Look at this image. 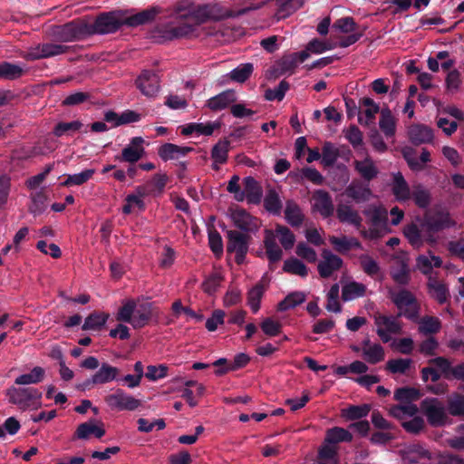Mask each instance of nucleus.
<instances>
[{
	"label": "nucleus",
	"mask_w": 464,
	"mask_h": 464,
	"mask_svg": "<svg viewBox=\"0 0 464 464\" xmlns=\"http://www.w3.org/2000/svg\"><path fill=\"white\" fill-rule=\"evenodd\" d=\"M354 169L364 180L370 181L379 174V169L373 160L366 156L363 160H356L353 162Z\"/></svg>",
	"instance_id": "nucleus-22"
},
{
	"label": "nucleus",
	"mask_w": 464,
	"mask_h": 464,
	"mask_svg": "<svg viewBox=\"0 0 464 464\" xmlns=\"http://www.w3.org/2000/svg\"><path fill=\"white\" fill-rule=\"evenodd\" d=\"M51 36L62 43L79 41L88 36L87 23L70 22L52 28Z\"/></svg>",
	"instance_id": "nucleus-5"
},
{
	"label": "nucleus",
	"mask_w": 464,
	"mask_h": 464,
	"mask_svg": "<svg viewBox=\"0 0 464 464\" xmlns=\"http://www.w3.org/2000/svg\"><path fill=\"white\" fill-rule=\"evenodd\" d=\"M230 141L227 139L217 142L211 150V159L213 160L212 168L219 169V166L225 164L228 159Z\"/></svg>",
	"instance_id": "nucleus-26"
},
{
	"label": "nucleus",
	"mask_w": 464,
	"mask_h": 464,
	"mask_svg": "<svg viewBox=\"0 0 464 464\" xmlns=\"http://www.w3.org/2000/svg\"><path fill=\"white\" fill-rule=\"evenodd\" d=\"M412 363L411 359L400 358L390 360L387 362V369L392 373H405Z\"/></svg>",
	"instance_id": "nucleus-63"
},
{
	"label": "nucleus",
	"mask_w": 464,
	"mask_h": 464,
	"mask_svg": "<svg viewBox=\"0 0 464 464\" xmlns=\"http://www.w3.org/2000/svg\"><path fill=\"white\" fill-rule=\"evenodd\" d=\"M252 63H243L230 72V78L237 82H246L253 72Z\"/></svg>",
	"instance_id": "nucleus-60"
},
{
	"label": "nucleus",
	"mask_w": 464,
	"mask_h": 464,
	"mask_svg": "<svg viewBox=\"0 0 464 464\" xmlns=\"http://www.w3.org/2000/svg\"><path fill=\"white\" fill-rule=\"evenodd\" d=\"M121 23L113 13L102 14L96 18L93 24H87V34H107L116 32Z\"/></svg>",
	"instance_id": "nucleus-9"
},
{
	"label": "nucleus",
	"mask_w": 464,
	"mask_h": 464,
	"mask_svg": "<svg viewBox=\"0 0 464 464\" xmlns=\"http://www.w3.org/2000/svg\"><path fill=\"white\" fill-rule=\"evenodd\" d=\"M223 276L220 273H213L208 276L202 284L203 291L208 295H213L219 288Z\"/></svg>",
	"instance_id": "nucleus-64"
},
{
	"label": "nucleus",
	"mask_w": 464,
	"mask_h": 464,
	"mask_svg": "<svg viewBox=\"0 0 464 464\" xmlns=\"http://www.w3.org/2000/svg\"><path fill=\"white\" fill-rule=\"evenodd\" d=\"M366 286L362 283L352 281L343 286L342 297L343 301H352L365 295Z\"/></svg>",
	"instance_id": "nucleus-39"
},
{
	"label": "nucleus",
	"mask_w": 464,
	"mask_h": 464,
	"mask_svg": "<svg viewBox=\"0 0 464 464\" xmlns=\"http://www.w3.org/2000/svg\"><path fill=\"white\" fill-rule=\"evenodd\" d=\"M345 194L356 202H365L372 196L369 186L361 181H352L346 188Z\"/></svg>",
	"instance_id": "nucleus-25"
},
{
	"label": "nucleus",
	"mask_w": 464,
	"mask_h": 464,
	"mask_svg": "<svg viewBox=\"0 0 464 464\" xmlns=\"http://www.w3.org/2000/svg\"><path fill=\"white\" fill-rule=\"evenodd\" d=\"M237 95L233 90H227L208 99L207 106L214 111H222L236 102Z\"/></svg>",
	"instance_id": "nucleus-24"
},
{
	"label": "nucleus",
	"mask_w": 464,
	"mask_h": 464,
	"mask_svg": "<svg viewBox=\"0 0 464 464\" xmlns=\"http://www.w3.org/2000/svg\"><path fill=\"white\" fill-rule=\"evenodd\" d=\"M305 299L306 295L304 292H293L286 295L285 298L278 304L277 309L281 312H284L295 308L297 305L303 304L305 301Z\"/></svg>",
	"instance_id": "nucleus-48"
},
{
	"label": "nucleus",
	"mask_w": 464,
	"mask_h": 464,
	"mask_svg": "<svg viewBox=\"0 0 464 464\" xmlns=\"http://www.w3.org/2000/svg\"><path fill=\"white\" fill-rule=\"evenodd\" d=\"M392 193L399 201H405L411 198L408 183L401 172L393 174Z\"/></svg>",
	"instance_id": "nucleus-31"
},
{
	"label": "nucleus",
	"mask_w": 464,
	"mask_h": 464,
	"mask_svg": "<svg viewBox=\"0 0 464 464\" xmlns=\"http://www.w3.org/2000/svg\"><path fill=\"white\" fill-rule=\"evenodd\" d=\"M429 362L438 370L440 377L443 376L448 380H451L454 366L451 365V362L448 359L440 356L430 360Z\"/></svg>",
	"instance_id": "nucleus-56"
},
{
	"label": "nucleus",
	"mask_w": 464,
	"mask_h": 464,
	"mask_svg": "<svg viewBox=\"0 0 464 464\" xmlns=\"http://www.w3.org/2000/svg\"><path fill=\"white\" fill-rule=\"evenodd\" d=\"M219 127L220 123L218 121H209L207 123L193 122L184 126L181 133L186 136L191 134H196L197 136H210L213 134L215 130H218Z\"/></svg>",
	"instance_id": "nucleus-28"
},
{
	"label": "nucleus",
	"mask_w": 464,
	"mask_h": 464,
	"mask_svg": "<svg viewBox=\"0 0 464 464\" xmlns=\"http://www.w3.org/2000/svg\"><path fill=\"white\" fill-rule=\"evenodd\" d=\"M192 150L193 149L190 147L178 146L173 143H166L160 148L159 155L164 161H168L179 160Z\"/></svg>",
	"instance_id": "nucleus-27"
},
{
	"label": "nucleus",
	"mask_w": 464,
	"mask_h": 464,
	"mask_svg": "<svg viewBox=\"0 0 464 464\" xmlns=\"http://www.w3.org/2000/svg\"><path fill=\"white\" fill-rule=\"evenodd\" d=\"M264 206L268 212L274 215H279L281 213L282 202L278 194L274 191H270L266 196Z\"/></svg>",
	"instance_id": "nucleus-61"
},
{
	"label": "nucleus",
	"mask_w": 464,
	"mask_h": 464,
	"mask_svg": "<svg viewBox=\"0 0 464 464\" xmlns=\"http://www.w3.org/2000/svg\"><path fill=\"white\" fill-rule=\"evenodd\" d=\"M420 408L430 425L443 426L447 422L448 416L445 406L437 398L423 400Z\"/></svg>",
	"instance_id": "nucleus-8"
},
{
	"label": "nucleus",
	"mask_w": 464,
	"mask_h": 464,
	"mask_svg": "<svg viewBox=\"0 0 464 464\" xmlns=\"http://www.w3.org/2000/svg\"><path fill=\"white\" fill-rule=\"evenodd\" d=\"M419 396L420 393L418 390L414 388L403 387L397 389L394 393V398L402 403L392 407L390 409V414L400 420L414 416L418 411V408L411 401L417 400Z\"/></svg>",
	"instance_id": "nucleus-4"
},
{
	"label": "nucleus",
	"mask_w": 464,
	"mask_h": 464,
	"mask_svg": "<svg viewBox=\"0 0 464 464\" xmlns=\"http://www.w3.org/2000/svg\"><path fill=\"white\" fill-rule=\"evenodd\" d=\"M24 72V68L18 64L6 62L0 63V78L14 80L21 77Z\"/></svg>",
	"instance_id": "nucleus-55"
},
{
	"label": "nucleus",
	"mask_w": 464,
	"mask_h": 464,
	"mask_svg": "<svg viewBox=\"0 0 464 464\" xmlns=\"http://www.w3.org/2000/svg\"><path fill=\"white\" fill-rule=\"evenodd\" d=\"M143 143L144 140L141 137L132 138L130 143L122 150L121 155L116 157V160L131 164L139 161L145 153Z\"/></svg>",
	"instance_id": "nucleus-17"
},
{
	"label": "nucleus",
	"mask_w": 464,
	"mask_h": 464,
	"mask_svg": "<svg viewBox=\"0 0 464 464\" xmlns=\"http://www.w3.org/2000/svg\"><path fill=\"white\" fill-rule=\"evenodd\" d=\"M339 157L338 149L332 142H324L322 149V163L324 166H332Z\"/></svg>",
	"instance_id": "nucleus-58"
},
{
	"label": "nucleus",
	"mask_w": 464,
	"mask_h": 464,
	"mask_svg": "<svg viewBox=\"0 0 464 464\" xmlns=\"http://www.w3.org/2000/svg\"><path fill=\"white\" fill-rule=\"evenodd\" d=\"M375 325L377 334L384 343H388L392 339V334L401 332V324L396 317L378 315L375 317Z\"/></svg>",
	"instance_id": "nucleus-14"
},
{
	"label": "nucleus",
	"mask_w": 464,
	"mask_h": 464,
	"mask_svg": "<svg viewBox=\"0 0 464 464\" xmlns=\"http://www.w3.org/2000/svg\"><path fill=\"white\" fill-rule=\"evenodd\" d=\"M95 174V169H86L79 173L69 174L61 183L63 187L81 186L89 181Z\"/></svg>",
	"instance_id": "nucleus-46"
},
{
	"label": "nucleus",
	"mask_w": 464,
	"mask_h": 464,
	"mask_svg": "<svg viewBox=\"0 0 464 464\" xmlns=\"http://www.w3.org/2000/svg\"><path fill=\"white\" fill-rule=\"evenodd\" d=\"M319 464H337V452L334 445L324 442L318 453Z\"/></svg>",
	"instance_id": "nucleus-52"
},
{
	"label": "nucleus",
	"mask_w": 464,
	"mask_h": 464,
	"mask_svg": "<svg viewBox=\"0 0 464 464\" xmlns=\"http://www.w3.org/2000/svg\"><path fill=\"white\" fill-rule=\"evenodd\" d=\"M136 86L143 95L153 98L160 89V77L156 72L145 70L138 76Z\"/></svg>",
	"instance_id": "nucleus-12"
},
{
	"label": "nucleus",
	"mask_w": 464,
	"mask_h": 464,
	"mask_svg": "<svg viewBox=\"0 0 464 464\" xmlns=\"http://www.w3.org/2000/svg\"><path fill=\"white\" fill-rule=\"evenodd\" d=\"M265 247L267 257L270 262L274 263L281 259L283 252L275 240V235L272 230L266 231Z\"/></svg>",
	"instance_id": "nucleus-38"
},
{
	"label": "nucleus",
	"mask_w": 464,
	"mask_h": 464,
	"mask_svg": "<svg viewBox=\"0 0 464 464\" xmlns=\"http://www.w3.org/2000/svg\"><path fill=\"white\" fill-rule=\"evenodd\" d=\"M283 270L288 274L305 277L308 275L307 266L299 259L291 257L284 262Z\"/></svg>",
	"instance_id": "nucleus-50"
},
{
	"label": "nucleus",
	"mask_w": 464,
	"mask_h": 464,
	"mask_svg": "<svg viewBox=\"0 0 464 464\" xmlns=\"http://www.w3.org/2000/svg\"><path fill=\"white\" fill-rule=\"evenodd\" d=\"M214 9L215 6L212 5H196L194 4L188 17L194 23H181L178 25H169L164 32V37L173 40L197 36L198 25L215 17Z\"/></svg>",
	"instance_id": "nucleus-1"
},
{
	"label": "nucleus",
	"mask_w": 464,
	"mask_h": 464,
	"mask_svg": "<svg viewBox=\"0 0 464 464\" xmlns=\"http://www.w3.org/2000/svg\"><path fill=\"white\" fill-rule=\"evenodd\" d=\"M370 411L369 404L351 405L341 411V416L346 420H355L366 417Z\"/></svg>",
	"instance_id": "nucleus-43"
},
{
	"label": "nucleus",
	"mask_w": 464,
	"mask_h": 464,
	"mask_svg": "<svg viewBox=\"0 0 464 464\" xmlns=\"http://www.w3.org/2000/svg\"><path fill=\"white\" fill-rule=\"evenodd\" d=\"M391 298L400 310V315L411 320H417L419 306L413 295L407 290L391 291Z\"/></svg>",
	"instance_id": "nucleus-6"
},
{
	"label": "nucleus",
	"mask_w": 464,
	"mask_h": 464,
	"mask_svg": "<svg viewBox=\"0 0 464 464\" xmlns=\"http://www.w3.org/2000/svg\"><path fill=\"white\" fill-rule=\"evenodd\" d=\"M264 293L265 289L261 285H256L248 291L247 304L254 314H256L260 309V304Z\"/></svg>",
	"instance_id": "nucleus-53"
},
{
	"label": "nucleus",
	"mask_w": 464,
	"mask_h": 464,
	"mask_svg": "<svg viewBox=\"0 0 464 464\" xmlns=\"http://www.w3.org/2000/svg\"><path fill=\"white\" fill-rule=\"evenodd\" d=\"M428 289L430 296L436 299L440 304H444L448 300L449 289L447 285L432 276L429 277Z\"/></svg>",
	"instance_id": "nucleus-32"
},
{
	"label": "nucleus",
	"mask_w": 464,
	"mask_h": 464,
	"mask_svg": "<svg viewBox=\"0 0 464 464\" xmlns=\"http://www.w3.org/2000/svg\"><path fill=\"white\" fill-rule=\"evenodd\" d=\"M353 434L346 429L341 427H334L326 431L324 442L334 445L340 442H351Z\"/></svg>",
	"instance_id": "nucleus-34"
},
{
	"label": "nucleus",
	"mask_w": 464,
	"mask_h": 464,
	"mask_svg": "<svg viewBox=\"0 0 464 464\" xmlns=\"http://www.w3.org/2000/svg\"><path fill=\"white\" fill-rule=\"evenodd\" d=\"M345 139L350 142L354 150H360L363 147L362 132L355 125L349 126L343 130Z\"/></svg>",
	"instance_id": "nucleus-57"
},
{
	"label": "nucleus",
	"mask_w": 464,
	"mask_h": 464,
	"mask_svg": "<svg viewBox=\"0 0 464 464\" xmlns=\"http://www.w3.org/2000/svg\"><path fill=\"white\" fill-rule=\"evenodd\" d=\"M105 401L112 410L133 411L137 410L141 401L123 390L117 389L113 393L106 396Z\"/></svg>",
	"instance_id": "nucleus-10"
},
{
	"label": "nucleus",
	"mask_w": 464,
	"mask_h": 464,
	"mask_svg": "<svg viewBox=\"0 0 464 464\" xmlns=\"http://www.w3.org/2000/svg\"><path fill=\"white\" fill-rule=\"evenodd\" d=\"M362 105L365 107L362 112L358 117V121L362 125H370L373 122L376 114L379 112V105L371 98H364Z\"/></svg>",
	"instance_id": "nucleus-33"
},
{
	"label": "nucleus",
	"mask_w": 464,
	"mask_h": 464,
	"mask_svg": "<svg viewBox=\"0 0 464 464\" xmlns=\"http://www.w3.org/2000/svg\"><path fill=\"white\" fill-rule=\"evenodd\" d=\"M105 434L103 424L96 420H90L81 423L75 431V437L80 440H88L91 436L102 438Z\"/></svg>",
	"instance_id": "nucleus-20"
},
{
	"label": "nucleus",
	"mask_w": 464,
	"mask_h": 464,
	"mask_svg": "<svg viewBox=\"0 0 464 464\" xmlns=\"http://www.w3.org/2000/svg\"><path fill=\"white\" fill-rule=\"evenodd\" d=\"M441 324L439 318L424 316L419 322V331L423 334H431L440 331Z\"/></svg>",
	"instance_id": "nucleus-54"
},
{
	"label": "nucleus",
	"mask_w": 464,
	"mask_h": 464,
	"mask_svg": "<svg viewBox=\"0 0 464 464\" xmlns=\"http://www.w3.org/2000/svg\"><path fill=\"white\" fill-rule=\"evenodd\" d=\"M336 46H338L337 44L331 41L313 39L307 44V51L318 54L329 50H333Z\"/></svg>",
	"instance_id": "nucleus-62"
},
{
	"label": "nucleus",
	"mask_w": 464,
	"mask_h": 464,
	"mask_svg": "<svg viewBox=\"0 0 464 464\" xmlns=\"http://www.w3.org/2000/svg\"><path fill=\"white\" fill-rule=\"evenodd\" d=\"M441 265L440 257L432 255L430 252L428 255H420L417 257L416 266L424 275L430 274L433 267H440Z\"/></svg>",
	"instance_id": "nucleus-37"
},
{
	"label": "nucleus",
	"mask_w": 464,
	"mask_h": 464,
	"mask_svg": "<svg viewBox=\"0 0 464 464\" xmlns=\"http://www.w3.org/2000/svg\"><path fill=\"white\" fill-rule=\"evenodd\" d=\"M67 51L65 45L53 43H45L30 47L26 53V58L29 60H39L56 56L64 53Z\"/></svg>",
	"instance_id": "nucleus-15"
},
{
	"label": "nucleus",
	"mask_w": 464,
	"mask_h": 464,
	"mask_svg": "<svg viewBox=\"0 0 464 464\" xmlns=\"http://www.w3.org/2000/svg\"><path fill=\"white\" fill-rule=\"evenodd\" d=\"M194 3L189 0H180L177 2L169 15V18L175 21H179L180 24L184 20L188 19Z\"/></svg>",
	"instance_id": "nucleus-41"
},
{
	"label": "nucleus",
	"mask_w": 464,
	"mask_h": 464,
	"mask_svg": "<svg viewBox=\"0 0 464 464\" xmlns=\"http://www.w3.org/2000/svg\"><path fill=\"white\" fill-rule=\"evenodd\" d=\"M424 458H430V453L419 444L409 446L402 453V459L407 464L418 463Z\"/></svg>",
	"instance_id": "nucleus-35"
},
{
	"label": "nucleus",
	"mask_w": 464,
	"mask_h": 464,
	"mask_svg": "<svg viewBox=\"0 0 464 464\" xmlns=\"http://www.w3.org/2000/svg\"><path fill=\"white\" fill-rule=\"evenodd\" d=\"M448 411L452 416H464V396L453 393L448 400Z\"/></svg>",
	"instance_id": "nucleus-59"
},
{
	"label": "nucleus",
	"mask_w": 464,
	"mask_h": 464,
	"mask_svg": "<svg viewBox=\"0 0 464 464\" xmlns=\"http://www.w3.org/2000/svg\"><path fill=\"white\" fill-rule=\"evenodd\" d=\"M362 354L369 363L375 364L384 359V350L379 343H372L369 339L362 343Z\"/></svg>",
	"instance_id": "nucleus-21"
},
{
	"label": "nucleus",
	"mask_w": 464,
	"mask_h": 464,
	"mask_svg": "<svg viewBox=\"0 0 464 464\" xmlns=\"http://www.w3.org/2000/svg\"><path fill=\"white\" fill-rule=\"evenodd\" d=\"M285 218L292 227H299L302 224L304 220V215L301 208L295 202L292 200L286 202L285 208Z\"/></svg>",
	"instance_id": "nucleus-40"
},
{
	"label": "nucleus",
	"mask_w": 464,
	"mask_h": 464,
	"mask_svg": "<svg viewBox=\"0 0 464 464\" xmlns=\"http://www.w3.org/2000/svg\"><path fill=\"white\" fill-rule=\"evenodd\" d=\"M243 183L245 200L249 203H259L262 198V189L258 182L253 177L248 176L243 179Z\"/></svg>",
	"instance_id": "nucleus-30"
},
{
	"label": "nucleus",
	"mask_w": 464,
	"mask_h": 464,
	"mask_svg": "<svg viewBox=\"0 0 464 464\" xmlns=\"http://www.w3.org/2000/svg\"><path fill=\"white\" fill-rule=\"evenodd\" d=\"M359 261L363 272L372 278H378L381 276V267L379 263L371 256L367 254L361 255Z\"/></svg>",
	"instance_id": "nucleus-45"
},
{
	"label": "nucleus",
	"mask_w": 464,
	"mask_h": 464,
	"mask_svg": "<svg viewBox=\"0 0 464 464\" xmlns=\"http://www.w3.org/2000/svg\"><path fill=\"white\" fill-rule=\"evenodd\" d=\"M343 265V260L338 256L333 254L330 250L324 249L322 252V260L318 264V272L322 277H329L335 271L339 270Z\"/></svg>",
	"instance_id": "nucleus-18"
},
{
	"label": "nucleus",
	"mask_w": 464,
	"mask_h": 464,
	"mask_svg": "<svg viewBox=\"0 0 464 464\" xmlns=\"http://www.w3.org/2000/svg\"><path fill=\"white\" fill-rule=\"evenodd\" d=\"M363 214L367 218L368 229H362V235L369 239H377L389 232L388 212L381 205L368 206Z\"/></svg>",
	"instance_id": "nucleus-2"
},
{
	"label": "nucleus",
	"mask_w": 464,
	"mask_h": 464,
	"mask_svg": "<svg viewBox=\"0 0 464 464\" xmlns=\"http://www.w3.org/2000/svg\"><path fill=\"white\" fill-rule=\"evenodd\" d=\"M108 319V314L97 312L92 313L85 318L82 329L85 331H99L105 325Z\"/></svg>",
	"instance_id": "nucleus-44"
},
{
	"label": "nucleus",
	"mask_w": 464,
	"mask_h": 464,
	"mask_svg": "<svg viewBox=\"0 0 464 464\" xmlns=\"http://www.w3.org/2000/svg\"><path fill=\"white\" fill-rule=\"evenodd\" d=\"M119 375V369L114 367L107 362L102 363L99 370L88 380H86L82 384V388L87 389L92 385L96 384H105L111 382L112 381L117 380Z\"/></svg>",
	"instance_id": "nucleus-16"
},
{
	"label": "nucleus",
	"mask_w": 464,
	"mask_h": 464,
	"mask_svg": "<svg viewBox=\"0 0 464 464\" xmlns=\"http://www.w3.org/2000/svg\"><path fill=\"white\" fill-rule=\"evenodd\" d=\"M151 317V306L150 304H135V312L133 313L131 325L134 328H141L145 326Z\"/></svg>",
	"instance_id": "nucleus-36"
},
{
	"label": "nucleus",
	"mask_w": 464,
	"mask_h": 464,
	"mask_svg": "<svg viewBox=\"0 0 464 464\" xmlns=\"http://www.w3.org/2000/svg\"><path fill=\"white\" fill-rule=\"evenodd\" d=\"M379 126L386 137H392L395 133V120L389 109L381 111Z\"/></svg>",
	"instance_id": "nucleus-51"
},
{
	"label": "nucleus",
	"mask_w": 464,
	"mask_h": 464,
	"mask_svg": "<svg viewBox=\"0 0 464 464\" xmlns=\"http://www.w3.org/2000/svg\"><path fill=\"white\" fill-rule=\"evenodd\" d=\"M333 27L343 34H350L338 42L337 45L343 48L355 44L363 34L362 32H356L357 24L352 17H343L336 20Z\"/></svg>",
	"instance_id": "nucleus-11"
},
{
	"label": "nucleus",
	"mask_w": 464,
	"mask_h": 464,
	"mask_svg": "<svg viewBox=\"0 0 464 464\" xmlns=\"http://www.w3.org/2000/svg\"><path fill=\"white\" fill-rule=\"evenodd\" d=\"M313 210L318 212L322 217L328 218L333 215L334 208L333 200L328 192L318 189L312 197Z\"/></svg>",
	"instance_id": "nucleus-19"
},
{
	"label": "nucleus",
	"mask_w": 464,
	"mask_h": 464,
	"mask_svg": "<svg viewBox=\"0 0 464 464\" xmlns=\"http://www.w3.org/2000/svg\"><path fill=\"white\" fill-rule=\"evenodd\" d=\"M10 403L16 405L20 410H37L41 407L42 392L32 387H11L6 392Z\"/></svg>",
	"instance_id": "nucleus-3"
},
{
	"label": "nucleus",
	"mask_w": 464,
	"mask_h": 464,
	"mask_svg": "<svg viewBox=\"0 0 464 464\" xmlns=\"http://www.w3.org/2000/svg\"><path fill=\"white\" fill-rule=\"evenodd\" d=\"M409 138L413 144L430 143L433 140L432 130L423 124H413L409 128Z\"/></svg>",
	"instance_id": "nucleus-23"
},
{
	"label": "nucleus",
	"mask_w": 464,
	"mask_h": 464,
	"mask_svg": "<svg viewBox=\"0 0 464 464\" xmlns=\"http://www.w3.org/2000/svg\"><path fill=\"white\" fill-rule=\"evenodd\" d=\"M227 251L234 253L236 255L237 263L241 264L248 250L246 235L237 230H230L227 232Z\"/></svg>",
	"instance_id": "nucleus-13"
},
{
	"label": "nucleus",
	"mask_w": 464,
	"mask_h": 464,
	"mask_svg": "<svg viewBox=\"0 0 464 464\" xmlns=\"http://www.w3.org/2000/svg\"><path fill=\"white\" fill-rule=\"evenodd\" d=\"M273 233L275 235V239L278 238L280 244L285 250H289L294 246L295 237L288 227L285 226H277Z\"/></svg>",
	"instance_id": "nucleus-49"
},
{
	"label": "nucleus",
	"mask_w": 464,
	"mask_h": 464,
	"mask_svg": "<svg viewBox=\"0 0 464 464\" xmlns=\"http://www.w3.org/2000/svg\"><path fill=\"white\" fill-rule=\"evenodd\" d=\"M337 218L343 223L354 226L357 229L362 227V218L359 213L348 205L341 204L337 207Z\"/></svg>",
	"instance_id": "nucleus-29"
},
{
	"label": "nucleus",
	"mask_w": 464,
	"mask_h": 464,
	"mask_svg": "<svg viewBox=\"0 0 464 464\" xmlns=\"http://www.w3.org/2000/svg\"><path fill=\"white\" fill-rule=\"evenodd\" d=\"M45 375V371L40 366L34 367L28 373L19 375L14 383L17 385H30L41 382Z\"/></svg>",
	"instance_id": "nucleus-42"
},
{
	"label": "nucleus",
	"mask_w": 464,
	"mask_h": 464,
	"mask_svg": "<svg viewBox=\"0 0 464 464\" xmlns=\"http://www.w3.org/2000/svg\"><path fill=\"white\" fill-rule=\"evenodd\" d=\"M454 226L455 222L451 219L450 214L440 211L425 217L421 223V231L429 234L427 238L429 241L434 242L435 238L432 237L431 234Z\"/></svg>",
	"instance_id": "nucleus-7"
},
{
	"label": "nucleus",
	"mask_w": 464,
	"mask_h": 464,
	"mask_svg": "<svg viewBox=\"0 0 464 464\" xmlns=\"http://www.w3.org/2000/svg\"><path fill=\"white\" fill-rule=\"evenodd\" d=\"M160 13L159 7H151L150 9L143 10L134 15L128 18V24L136 26L144 24L154 20L156 15Z\"/></svg>",
	"instance_id": "nucleus-47"
}]
</instances>
